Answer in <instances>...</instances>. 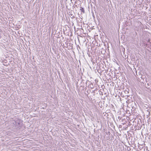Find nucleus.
<instances>
[{
    "mask_svg": "<svg viewBox=\"0 0 151 151\" xmlns=\"http://www.w3.org/2000/svg\"><path fill=\"white\" fill-rule=\"evenodd\" d=\"M20 121L19 119H17L16 120L14 121V124L16 126V128H18L20 127Z\"/></svg>",
    "mask_w": 151,
    "mask_h": 151,
    "instance_id": "obj_1",
    "label": "nucleus"
},
{
    "mask_svg": "<svg viewBox=\"0 0 151 151\" xmlns=\"http://www.w3.org/2000/svg\"><path fill=\"white\" fill-rule=\"evenodd\" d=\"M80 10L81 11V12H82L83 13H85V11L83 8L81 7H80Z\"/></svg>",
    "mask_w": 151,
    "mask_h": 151,
    "instance_id": "obj_2",
    "label": "nucleus"
},
{
    "mask_svg": "<svg viewBox=\"0 0 151 151\" xmlns=\"http://www.w3.org/2000/svg\"><path fill=\"white\" fill-rule=\"evenodd\" d=\"M91 85H92V87L91 88H93V84H91Z\"/></svg>",
    "mask_w": 151,
    "mask_h": 151,
    "instance_id": "obj_3",
    "label": "nucleus"
}]
</instances>
